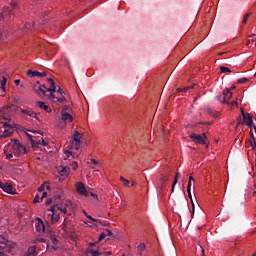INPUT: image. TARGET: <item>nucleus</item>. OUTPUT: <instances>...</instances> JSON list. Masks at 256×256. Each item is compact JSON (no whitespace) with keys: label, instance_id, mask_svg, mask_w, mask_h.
Returning a JSON list of instances; mask_svg holds the SVG:
<instances>
[{"label":"nucleus","instance_id":"obj_1","mask_svg":"<svg viewBox=\"0 0 256 256\" xmlns=\"http://www.w3.org/2000/svg\"><path fill=\"white\" fill-rule=\"evenodd\" d=\"M50 83V87L46 88V91L50 92L48 97L52 103H57V105H61L67 101L65 98V95H62V97H57L55 93H57V86L55 85V80L53 78L48 79Z\"/></svg>","mask_w":256,"mask_h":256},{"label":"nucleus","instance_id":"obj_2","mask_svg":"<svg viewBox=\"0 0 256 256\" xmlns=\"http://www.w3.org/2000/svg\"><path fill=\"white\" fill-rule=\"evenodd\" d=\"M11 153H13L14 157H20L21 155L27 153V148L19 143V140H11Z\"/></svg>","mask_w":256,"mask_h":256},{"label":"nucleus","instance_id":"obj_3","mask_svg":"<svg viewBox=\"0 0 256 256\" xmlns=\"http://www.w3.org/2000/svg\"><path fill=\"white\" fill-rule=\"evenodd\" d=\"M15 245L17 244L9 243L7 238H5L4 236H0V247H2V252H4V254L10 253L11 255H13V249H15Z\"/></svg>","mask_w":256,"mask_h":256},{"label":"nucleus","instance_id":"obj_4","mask_svg":"<svg viewBox=\"0 0 256 256\" xmlns=\"http://www.w3.org/2000/svg\"><path fill=\"white\" fill-rule=\"evenodd\" d=\"M13 112V105L4 106L0 109V117L4 121H11V113Z\"/></svg>","mask_w":256,"mask_h":256},{"label":"nucleus","instance_id":"obj_5","mask_svg":"<svg viewBox=\"0 0 256 256\" xmlns=\"http://www.w3.org/2000/svg\"><path fill=\"white\" fill-rule=\"evenodd\" d=\"M190 139L193 143H198L199 145H207V135L205 133L201 134H191Z\"/></svg>","mask_w":256,"mask_h":256},{"label":"nucleus","instance_id":"obj_6","mask_svg":"<svg viewBox=\"0 0 256 256\" xmlns=\"http://www.w3.org/2000/svg\"><path fill=\"white\" fill-rule=\"evenodd\" d=\"M20 113H22V117L23 119L29 120V117H33L34 119H38L37 118V113L35 111H33V109L31 108H20Z\"/></svg>","mask_w":256,"mask_h":256},{"label":"nucleus","instance_id":"obj_7","mask_svg":"<svg viewBox=\"0 0 256 256\" xmlns=\"http://www.w3.org/2000/svg\"><path fill=\"white\" fill-rule=\"evenodd\" d=\"M33 91L40 97H45V95H47V87L45 85H40L39 83L33 86Z\"/></svg>","mask_w":256,"mask_h":256},{"label":"nucleus","instance_id":"obj_8","mask_svg":"<svg viewBox=\"0 0 256 256\" xmlns=\"http://www.w3.org/2000/svg\"><path fill=\"white\" fill-rule=\"evenodd\" d=\"M0 189H3L5 193H9L10 195H15L13 185L9 184V182H1L0 180Z\"/></svg>","mask_w":256,"mask_h":256},{"label":"nucleus","instance_id":"obj_9","mask_svg":"<svg viewBox=\"0 0 256 256\" xmlns=\"http://www.w3.org/2000/svg\"><path fill=\"white\" fill-rule=\"evenodd\" d=\"M81 137H82L81 133H79V131H75L73 141L75 142L74 149L76 151H79V149L81 147Z\"/></svg>","mask_w":256,"mask_h":256},{"label":"nucleus","instance_id":"obj_10","mask_svg":"<svg viewBox=\"0 0 256 256\" xmlns=\"http://www.w3.org/2000/svg\"><path fill=\"white\" fill-rule=\"evenodd\" d=\"M76 191H78L80 195H85V197H89V192H87V188H85V184H83V182H78L76 184Z\"/></svg>","mask_w":256,"mask_h":256},{"label":"nucleus","instance_id":"obj_11","mask_svg":"<svg viewBox=\"0 0 256 256\" xmlns=\"http://www.w3.org/2000/svg\"><path fill=\"white\" fill-rule=\"evenodd\" d=\"M70 171H71V169L69 168V166L63 167L59 171V181H64V179H67V177H69Z\"/></svg>","mask_w":256,"mask_h":256},{"label":"nucleus","instance_id":"obj_12","mask_svg":"<svg viewBox=\"0 0 256 256\" xmlns=\"http://www.w3.org/2000/svg\"><path fill=\"white\" fill-rule=\"evenodd\" d=\"M60 119L65 124L73 123V115H71L69 112H66V111H61V118Z\"/></svg>","mask_w":256,"mask_h":256},{"label":"nucleus","instance_id":"obj_13","mask_svg":"<svg viewBox=\"0 0 256 256\" xmlns=\"http://www.w3.org/2000/svg\"><path fill=\"white\" fill-rule=\"evenodd\" d=\"M4 131L0 132V137H9L13 130H11V125L8 122L3 123Z\"/></svg>","mask_w":256,"mask_h":256},{"label":"nucleus","instance_id":"obj_14","mask_svg":"<svg viewBox=\"0 0 256 256\" xmlns=\"http://www.w3.org/2000/svg\"><path fill=\"white\" fill-rule=\"evenodd\" d=\"M35 227L37 233H45V223L41 218H36Z\"/></svg>","mask_w":256,"mask_h":256},{"label":"nucleus","instance_id":"obj_15","mask_svg":"<svg viewBox=\"0 0 256 256\" xmlns=\"http://www.w3.org/2000/svg\"><path fill=\"white\" fill-rule=\"evenodd\" d=\"M223 100L227 105H229V99L233 97V92L229 88L223 90Z\"/></svg>","mask_w":256,"mask_h":256},{"label":"nucleus","instance_id":"obj_16","mask_svg":"<svg viewBox=\"0 0 256 256\" xmlns=\"http://www.w3.org/2000/svg\"><path fill=\"white\" fill-rule=\"evenodd\" d=\"M57 206H52L50 210L48 211H51L52 214L51 215V223H57V221H59L60 219V216H59V213L55 212V208Z\"/></svg>","mask_w":256,"mask_h":256},{"label":"nucleus","instance_id":"obj_17","mask_svg":"<svg viewBox=\"0 0 256 256\" xmlns=\"http://www.w3.org/2000/svg\"><path fill=\"white\" fill-rule=\"evenodd\" d=\"M27 75L29 77H47V72H39V71H33V70H28Z\"/></svg>","mask_w":256,"mask_h":256},{"label":"nucleus","instance_id":"obj_18","mask_svg":"<svg viewBox=\"0 0 256 256\" xmlns=\"http://www.w3.org/2000/svg\"><path fill=\"white\" fill-rule=\"evenodd\" d=\"M243 121L246 123V125H248V127L255 129V124H253V118H251V114H247V116L243 118Z\"/></svg>","mask_w":256,"mask_h":256},{"label":"nucleus","instance_id":"obj_19","mask_svg":"<svg viewBox=\"0 0 256 256\" xmlns=\"http://www.w3.org/2000/svg\"><path fill=\"white\" fill-rule=\"evenodd\" d=\"M38 107H40V109H43L44 111H46V113H51L52 109L50 105H47L45 102H37Z\"/></svg>","mask_w":256,"mask_h":256},{"label":"nucleus","instance_id":"obj_20","mask_svg":"<svg viewBox=\"0 0 256 256\" xmlns=\"http://www.w3.org/2000/svg\"><path fill=\"white\" fill-rule=\"evenodd\" d=\"M31 29H35V23L25 24V26L22 28V33H27L28 31H31Z\"/></svg>","mask_w":256,"mask_h":256},{"label":"nucleus","instance_id":"obj_21","mask_svg":"<svg viewBox=\"0 0 256 256\" xmlns=\"http://www.w3.org/2000/svg\"><path fill=\"white\" fill-rule=\"evenodd\" d=\"M26 256H37V251L35 250V247L28 248Z\"/></svg>","mask_w":256,"mask_h":256},{"label":"nucleus","instance_id":"obj_22","mask_svg":"<svg viewBox=\"0 0 256 256\" xmlns=\"http://www.w3.org/2000/svg\"><path fill=\"white\" fill-rule=\"evenodd\" d=\"M7 15H11V9L7 8V7H4L2 9V13H1V17L2 19L7 17Z\"/></svg>","mask_w":256,"mask_h":256},{"label":"nucleus","instance_id":"obj_23","mask_svg":"<svg viewBox=\"0 0 256 256\" xmlns=\"http://www.w3.org/2000/svg\"><path fill=\"white\" fill-rule=\"evenodd\" d=\"M5 39H7V31L0 32V43H4Z\"/></svg>","mask_w":256,"mask_h":256},{"label":"nucleus","instance_id":"obj_24","mask_svg":"<svg viewBox=\"0 0 256 256\" xmlns=\"http://www.w3.org/2000/svg\"><path fill=\"white\" fill-rule=\"evenodd\" d=\"M0 83H1L0 88L2 89V91H5V85H7V78L3 76Z\"/></svg>","mask_w":256,"mask_h":256},{"label":"nucleus","instance_id":"obj_25","mask_svg":"<svg viewBox=\"0 0 256 256\" xmlns=\"http://www.w3.org/2000/svg\"><path fill=\"white\" fill-rule=\"evenodd\" d=\"M90 255H91V256H100V255H103V251H99V250H90Z\"/></svg>","mask_w":256,"mask_h":256},{"label":"nucleus","instance_id":"obj_26","mask_svg":"<svg viewBox=\"0 0 256 256\" xmlns=\"http://www.w3.org/2000/svg\"><path fill=\"white\" fill-rule=\"evenodd\" d=\"M55 95L56 97H63V95H65V92L61 91L60 86H58V88H56Z\"/></svg>","mask_w":256,"mask_h":256},{"label":"nucleus","instance_id":"obj_27","mask_svg":"<svg viewBox=\"0 0 256 256\" xmlns=\"http://www.w3.org/2000/svg\"><path fill=\"white\" fill-rule=\"evenodd\" d=\"M83 213L87 217V219H90V221H93L94 223H99V220L93 218L91 215L87 214V211L83 210Z\"/></svg>","mask_w":256,"mask_h":256},{"label":"nucleus","instance_id":"obj_28","mask_svg":"<svg viewBox=\"0 0 256 256\" xmlns=\"http://www.w3.org/2000/svg\"><path fill=\"white\" fill-rule=\"evenodd\" d=\"M189 89H193V87L187 86L185 88H178L177 91H178V93H181V91H184V93H187V91H189Z\"/></svg>","mask_w":256,"mask_h":256},{"label":"nucleus","instance_id":"obj_29","mask_svg":"<svg viewBox=\"0 0 256 256\" xmlns=\"http://www.w3.org/2000/svg\"><path fill=\"white\" fill-rule=\"evenodd\" d=\"M179 177H181V173L176 172L175 177H174V185H177V183H179Z\"/></svg>","mask_w":256,"mask_h":256},{"label":"nucleus","instance_id":"obj_30","mask_svg":"<svg viewBox=\"0 0 256 256\" xmlns=\"http://www.w3.org/2000/svg\"><path fill=\"white\" fill-rule=\"evenodd\" d=\"M220 71H221V73H231V69H229L225 66H221Z\"/></svg>","mask_w":256,"mask_h":256},{"label":"nucleus","instance_id":"obj_31","mask_svg":"<svg viewBox=\"0 0 256 256\" xmlns=\"http://www.w3.org/2000/svg\"><path fill=\"white\" fill-rule=\"evenodd\" d=\"M120 181L124 182V187H129V180L125 179L123 176L120 177Z\"/></svg>","mask_w":256,"mask_h":256},{"label":"nucleus","instance_id":"obj_32","mask_svg":"<svg viewBox=\"0 0 256 256\" xmlns=\"http://www.w3.org/2000/svg\"><path fill=\"white\" fill-rule=\"evenodd\" d=\"M60 227L65 231V233H69L67 231V219H64V222Z\"/></svg>","mask_w":256,"mask_h":256},{"label":"nucleus","instance_id":"obj_33","mask_svg":"<svg viewBox=\"0 0 256 256\" xmlns=\"http://www.w3.org/2000/svg\"><path fill=\"white\" fill-rule=\"evenodd\" d=\"M228 105H229L230 109H233V107H237V105H239V103L234 100L232 102H229Z\"/></svg>","mask_w":256,"mask_h":256},{"label":"nucleus","instance_id":"obj_34","mask_svg":"<svg viewBox=\"0 0 256 256\" xmlns=\"http://www.w3.org/2000/svg\"><path fill=\"white\" fill-rule=\"evenodd\" d=\"M160 179H161L162 183H166V181H169V176L165 175V174H162Z\"/></svg>","mask_w":256,"mask_h":256},{"label":"nucleus","instance_id":"obj_35","mask_svg":"<svg viewBox=\"0 0 256 256\" xmlns=\"http://www.w3.org/2000/svg\"><path fill=\"white\" fill-rule=\"evenodd\" d=\"M55 209H58L59 211H61V213L67 214V209L65 207H59L56 205Z\"/></svg>","mask_w":256,"mask_h":256},{"label":"nucleus","instance_id":"obj_36","mask_svg":"<svg viewBox=\"0 0 256 256\" xmlns=\"http://www.w3.org/2000/svg\"><path fill=\"white\" fill-rule=\"evenodd\" d=\"M247 81H249V79H247V78H240V79L237 80V83L245 84V83H247Z\"/></svg>","mask_w":256,"mask_h":256},{"label":"nucleus","instance_id":"obj_37","mask_svg":"<svg viewBox=\"0 0 256 256\" xmlns=\"http://www.w3.org/2000/svg\"><path fill=\"white\" fill-rule=\"evenodd\" d=\"M51 243H53V245H57V243H59V240H57V238L55 236H51Z\"/></svg>","mask_w":256,"mask_h":256},{"label":"nucleus","instance_id":"obj_38","mask_svg":"<svg viewBox=\"0 0 256 256\" xmlns=\"http://www.w3.org/2000/svg\"><path fill=\"white\" fill-rule=\"evenodd\" d=\"M249 17H251V13H247L244 15V18L242 20V23H247V20L249 19Z\"/></svg>","mask_w":256,"mask_h":256},{"label":"nucleus","instance_id":"obj_39","mask_svg":"<svg viewBox=\"0 0 256 256\" xmlns=\"http://www.w3.org/2000/svg\"><path fill=\"white\" fill-rule=\"evenodd\" d=\"M138 251H145V243H140L138 245Z\"/></svg>","mask_w":256,"mask_h":256},{"label":"nucleus","instance_id":"obj_40","mask_svg":"<svg viewBox=\"0 0 256 256\" xmlns=\"http://www.w3.org/2000/svg\"><path fill=\"white\" fill-rule=\"evenodd\" d=\"M105 237H107V234L101 233L99 236L98 242L101 243V241H103V239H105Z\"/></svg>","mask_w":256,"mask_h":256},{"label":"nucleus","instance_id":"obj_41","mask_svg":"<svg viewBox=\"0 0 256 256\" xmlns=\"http://www.w3.org/2000/svg\"><path fill=\"white\" fill-rule=\"evenodd\" d=\"M206 111L207 113H209V115H212L213 117H217V114L213 113V110H211V108H207Z\"/></svg>","mask_w":256,"mask_h":256},{"label":"nucleus","instance_id":"obj_42","mask_svg":"<svg viewBox=\"0 0 256 256\" xmlns=\"http://www.w3.org/2000/svg\"><path fill=\"white\" fill-rule=\"evenodd\" d=\"M62 111H65L66 113H69L71 111V107L65 105V106H63Z\"/></svg>","mask_w":256,"mask_h":256},{"label":"nucleus","instance_id":"obj_43","mask_svg":"<svg viewBox=\"0 0 256 256\" xmlns=\"http://www.w3.org/2000/svg\"><path fill=\"white\" fill-rule=\"evenodd\" d=\"M59 199H61V195H56V196L54 197V203H55V205H57V204L59 203Z\"/></svg>","mask_w":256,"mask_h":256},{"label":"nucleus","instance_id":"obj_44","mask_svg":"<svg viewBox=\"0 0 256 256\" xmlns=\"http://www.w3.org/2000/svg\"><path fill=\"white\" fill-rule=\"evenodd\" d=\"M217 101H219L220 103H225V102L223 101V94L217 96Z\"/></svg>","mask_w":256,"mask_h":256},{"label":"nucleus","instance_id":"obj_45","mask_svg":"<svg viewBox=\"0 0 256 256\" xmlns=\"http://www.w3.org/2000/svg\"><path fill=\"white\" fill-rule=\"evenodd\" d=\"M6 159H13V152L6 153Z\"/></svg>","mask_w":256,"mask_h":256},{"label":"nucleus","instance_id":"obj_46","mask_svg":"<svg viewBox=\"0 0 256 256\" xmlns=\"http://www.w3.org/2000/svg\"><path fill=\"white\" fill-rule=\"evenodd\" d=\"M187 193H188L189 199H191V201H193V196L191 195V189L190 188H187Z\"/></svg>","mask_w":256,"mask_h":256},{"label":"nucleus","instance_id":"obj_47","mask_svg":"<svg viewBox=\"0 0 256 256\" xmlns=\"http://www.w3.org/2000/svg\"><path fill=\"white\" fill-rule=\"evenodd\" d=\"M38 191L41 193L43 191H45V184H42L39 188Z\"/></svg>","mask_w":256,"mask_h":256},{"label":"nucleus","instance_id":"obj_48","mask_svg":"<svg viewBox=\"0 0 256 256\" xmlns=\"http://www.w3.org/2000/svg\"><path fill=\"white\" fill-rule=\"evenodd\" d=\"M45 203L46 205H51V203H53V198H48Z\"/></svg>","mask_w":256,"mask_h":256},{"label":"nucleus","instance_id":"obj_49","mask_svg":"<svg viewBox=\"0 0 256 256\" xmlns=\"http://www.w3.org/2000/svg\"><path fill=\"white\" fill-rule=\"evenodd\" d=\"M27 135H28V138L30 139L32 145H34L35 140H33V136L31 134H27Z\"/></svg>","mask_w":256,"mask_h":256},{"label":"nucleus","instance_id":"obj_50","mask_svg":"<svg viewBox=\"0 0 256 256\" xmlns=\"http://www.w3.org/2000/svg\"><path fill=\"white\" fill-rule=\"evenodd\" d=\"M34 203H39V194L34 197Z\"/></svg>","mask_w":256,"mask_h":256},{"label":"nucleus","instance_id":"obj_51","mask_svg":"<svg viewBox=\"0 0 256 256\" xmlns=\"http://www.w3.org/2000/svg\"><path fill=\"white\" fill-rule=\"evenodd\" d=\"M77 167H79V165L77 164V162H73L72 163V169H77Z\"/></svg>","mask_w":256,"mask_h":256},{"label":"nucleus","instance_id":"obj_52","mask_svg":"<svg viewBox=\"0 0 256 256\" xmlns=\"http://www.w3.org/2000/svg\"><path fill=\"white\" fill-rule=\"evenodd\" d=\"M38 144H39V145L42 144L44 147H46L47 142H45V140H42V141H38Z\"/></svg>","mask_w":256,"mask_h":256},{"label":"nucleus","instance_id":"obj_53","mask_svg":"<svg viewBox=\"0 0 256 256\" xmlns=\"http://www.w3.org/2000/svg\"><path fill=\"white\" fill-rule=\"evenodd\" d=\"M89 195H91V197H93L94 199H98L97 194H95V193H93V192H90Z\"/></svg>","mask_w":256,"mask_h":256},{"label":"nucleus","instance_id":"obj_54","mask_svg":"<svg viewBox=\"0 0 256 256\" xmlns=\"http://www.w3.org/2000/svg\"><path fill=\"white\" fill-rule=\"evenodd\" d=\"M241 123H243V122L241 121V116H239V117L237 118V125H241Z\"/></svg>","mask_w":256,"mask_h":256},{"label":"nucleus","instance_id":"obj_55","mask_svg":"<svg viewBox=\"0 0 256 256\" xmlns=\"http://www.w3.org/2000/svg\"><path fill=\"white\" fill-rule=\"evenodd\" d=\"M106 232L108 237H111L113 235V232H111V230H106Z\"/></svg>","mask_w":256,"mask_h":256},{"label":"nucleus","instance_id":"obj_56","mask_svg":"<svg viewBox=\"0 0 256 256\" xmlns=\"http://www.w3.org/2000/svg\"><path fill=\"white\" fill-rule=\"evenodd\" d=\"M91 161L93 162L94 165H99V161L95 160V159H91Z\"/></svg>","mask_w":256,"mask_h":256},{"label":"nucleus","instance_id":"obj_57","mask_svg":"<svg viewBox=\"0 0 256 256\" xmlns=\"http://www.w3.org/2000/svg\"><path fill=\"white\" fill-rule=\"evenodd\" d=\"M103 255H113V252L112 251H108V252H102Z\"/></svg>","mask_w":256,"mask_h":256},{"label":"nucleus","instance_id":"obj_58","mask_svg":"<svg viewBox=\"0 0 256 256\" xmlns=\"http://www.w3.org/2000/svg\"><path fill=\"white\" fill-rule=\"evenodd\" d=\"M45 197H47V192H43L42 197H41V201H43V199H45Z\"/></svg>","mask_w":256,"mask_h":256},{"label":"nucleus","instance_id":"obj_59","mask_svg":"<svg viewBox=\"0 0 256 256\" xmlns=\"http://www.w3.org/2000/svg\"><path fill=\"white\" fill-rule=\"evenodd\" d=\"M241 113L243 118L247 117V114H245V110L241 109Z\"/></svg>","mask_w":256,"mask_h":256},{"label":"nucleus","instance_id":"obj_60","mask_svg":"<svg viewBox=\"0 0 256 256\" xmlns=\"http://www.w3.org/2000/svg\"><path fill=\"white\" fill-rule=\"evenodd\" d=\"M65 154L67 155V157L69 158L70 156H73V154L69 151H66Z\"/></svg>","mask_w":256,"mask_h":256},{"label":"nucleus","instance_id":"obj_61","mask_svg":"<svg viewBox=\"0 0 256 256\" xmlns=\"http://www.w3.org/2000/svg\"><path fill=\"white\" fill-rule=\"evenodd\" d=\"M14 83H15L16 86H19V83H21V80L17 79V80L14 81Z\"/></svg>","mask_w":256,"mask_h":256},{"label":"nucleus","instance_id":"obj_62","mask_svg":"<svg viewBox=\"0 0 256 256\" xmlns=\"http://www.w3.org/2000/svg\"><path fill=\"white\" fill-rule=\"evenodd\" d=\"M45 185H46V189L49 191L51 189V186H49V182H46Z\"/></svg>","mask_w":256,"mask_h":256},{"label":"nucleus","instance_id":"obj_63","mask_svg":"<svg viewBox=\"0 0 256 256\" xmlns=\"http://www.w3.org/2000/svg\"><path fill=\"white\" fill-rule=\"evenodd\" d=\"M36 241H39L40 243H45V240L43 238H40V239H38Z\"/></svg>","mask_w":256,"mask_h":256},{"label":"nucleus","instance_id":"obj_64","mask_svg":"<svg viewBox=\"0 0 256 256\" xmlns=\"http://www.w3.org/2000/svg\"><path fill=\"white\" fill-rule=\"evenodd\" d=\"M187 189H191V180H190V181H188Z\"/></svg>","mask_w":256,"mask_h":256}]
</instances>
